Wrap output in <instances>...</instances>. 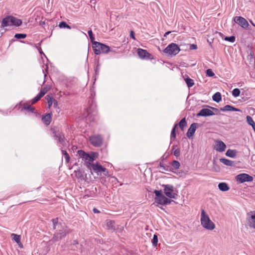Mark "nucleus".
Masks as SVG:
<instances>
[{
    "mask_svg": "<svg viewBox=\"0 0 255 255\" xmlns=\"http://www.w3.org/2000/svg\"><path fill=\"white\" fill-rule=\"evenodd\" d=\"M201 224L204 228L208 230H213L215 228L214 223L203 209L201 211Z\"/></svg>",
    "mask_w": 255,
    "mask_h": 255,
    "instance_id": "f257e3e1",
    "label": "nucleus"
},
{
    "mask_svg": "<svg viewBox=\"0 0 255 255\" xmlns=\"http://www.w3.org/2000/svg\"><path fill=\"white\" fill-rule=\"evenodd\" d=\"M84 164L90 170H93L94 172L98 173L99 172L104 173V175L105 176L109 175V172L108 170L103 167L101 164L97 162L96 163H92L89 161H85Z\"/></svg>",
    "mask_w": 255,
    "mask_h": 255,
    "instance_id": "f03ea898",
    "label": "nucleus"
},
{
    "mask_svg": "<svg viewBox=\"0 0 255 255\" xmlns=\"http://www.w3.org/2000/svg\"><path fill=\"white\" fill-rule=\"evenodd\" d=\"M92 47L96 55H99L101 53L107 54L109 52L114 51L109 46L99 42H95V44L92 45Z\"/></svg>",
    "mask_w": 255,
    "mask_h": 255,
    "instance_id": "7ed1b4c3",
    "label": "nucleus"
},
{
    "mask_svg": "<svg viewBox=\"0 0 255 255\" xmlns=\"http://www.w3.org/2000/svg\"><path fill=\"white\" fill-rule=\"evenodd\" d=\"M22 24V20L13 16H7L2 19L1 27H4L9 25L19 26Z\"/></svg>",
    "mask_w": 255,
    "mask_h": 255,
    "instance_id": "20e7f679",
    "label": "nucleus"
},
{
    "mask_svg": "<svg viewBox=\"0 0 255 255\" xmlns=\"http://www.w3.org/2000/svg\"><path fill=\"white\" fill-rule=\"evenodd\" d=\"M72 231V230L68 229L67 227L64 229L59 230L54 234L52 238L50 241L55 243L59 240H61L65 238L67 235L71 233Z\"/></svg>",
    "mask_w": 255,
    "mask_h": 255,
    "instance_id": "39448f33",
    "label": "nucleus"
},
{
    "mask_svg": "<svg viewBox=\"0 0 255 255\" xmlns=\"http://www.w3.org/2000/svg\"><path fill=\"white\" fill-rule=\"evenodd\" d=\"M162 186L164 187V193L167 197L173 199L177 198V190H174L173 185L166 184L162 185Z\"/></svg>",
    "mask_w": 255,
    "mask_h": 255,
    "instance_id": "423d86ee",
    "label": "nucleus"
},
{
    "mask_svg": "<svg viewBox=\"0 0 255 255\" xmlns=\"http://www.w3.org/2000/svg\"><path fill=\"white\" fill-rule=\"evenodd\" d=\"M180 49L179 47L175 43H172L169 44L164 50L163 52L171 56H175L179 51Z\"/></svg>",
    "mask_w": 255,
    "mask_h": 255,
    "instance_id": "0eeeda50",
    "label": "nucleus"
},
{
    "mask_svg": "<svg viewBox=\"0 0 255 255\" xmlns=\"http://www.w3.org/2000/svg\"><path fill=\"white\" fill-rule=\"evenodd\" d=\"M89 140L91 144L95 147H100L103 143V138L100 134L91 136L89 137Z\"/></svg>",
    "mask_w": 255,
    "mask_h": 255,
    "instance_id": "6e6552de",
    "label": "nucleus"
},
{
    "mask_svg": "<svg viewBox=\"0 0 255 255\" xmlns=\"http://www.w3.org/2000/svg\"><path fill=\"white\" fill-rule=\"evenodd\" d=\"M236 180L241 183L245 182H251L253 180V177L246 173H242L238 175L236 177Z\"/></svg>",
    "mask_w": 255,
    "mask_h": 255,
    "instance_id": "1a4fd4ad",
    "label": "nucleus"
},
{
    "mask_svg": "<svg viewBox=\"0 0 255 255\" xmlns=\"http://www.w3.org/2000/svg\"><path fill=\"white\" fill-rule=\"evenodd\" d=\"M77 153L80 157L85 159L86 160H88L89 162H93L95 160L94 153L93 152H92L91 154H89L84 150H79Z\"/></svg>",
    "mask_w": 255,
    "mask_h": 255,
    "instance_id": "9d476101",
    "label": "nucleus"
},
{
    "mask_svg": "<svg viewBox=\"0 0 255 255\" xmlns=\"http://www.w3.org/2000/svg\"><path fill=\"white\" fill-rule=\"evenodd\" d=\"M137 52L138 56L141 59H145L146 60L152 59L153 58L152 54L147 51V50L141 48H138Z\"/></svg>",
    "mask_w": 255,
    "mask_h": 255,
    "instance_id": "9b49d317",
    "label": "nucleus"
},
{
    "mask_svg": "<svg viewBox=\"0 0 255 255\" xmlns=\"http://www.w3.org/2000/svg\"><path fill=\"white\" fill-rule=\"evenodd\" d=\"M248 225L250 228L255 229V212H249L247 214Z\"/></svg>",
    "mask_w": 255,
    "mask_h": 255,
    "instance_id": "f8f14e48",
    "label": "nucleus"
},
{
    "mask_svg": "<svg viewBox=\"0 0 255 255\" xmlns=\"http://www.w3.org/2000/svg\"><path fill=\"white\" fill-rule=\"evenodd\" d=\"M234 20L235 22L244 28H247L249 26L247 20L242 16H235L234 18Z\"/></svg>",
    "mask_w": 255,
    "mask_h": 255,
    "instance_id": "ddd939ff",
    "label": "nucleus"
},
{
    "mask_svg": "<svg viewBox=\"0 0 255 255\" xmlns=\"http://www.w3.org/2000/svg\"><path fill=\"white\" fill-rule=\"evenodd\" d=\"M54 136L57 138L59 142L63 146L66 145V139L65 138L64 134L59 131H54L53 132Z\"/></svg>",
    "mask_w": 255,
    "mask_h": 255,
    "instance_id": "4468645a",
    "label": "nucleus"
},
{
    "mask_svg": "<svg viewBox=\"0 0 255 255\" xmlns=\"http://www.w3.org/2000/svg\"><path fill=\"white\" fill-rule=\"evenodd\" d=\"M199 126V124L196 123H192L189 128L188 129L187 132L186 133L187 136L189 138H191L194 135L195 132L196 131V128Z\"/></svg>",
    "mask_w": 255,
    "mask_h": 255,
    "instance_id": "2eb2a0df",
    "label": "nucleus"
},
{
    "mask_svg": "<svg viewBox=\"0 0 255 255\" xmlns=\"http://www.w3.org/2000/svg\"><path fill=\"white\" fill-rule=\"evenodd\" d=\"M215 115V113L211 110L207 108L201 109L200 112L197 114V117H208Z\"/></svg>",
    "mask_w": 255,
    "mask_h": 255,
    "instance_id": "dca6fc26",
    "label": "nucleus"
},
{
    "mask_svg": "<svg viewBox=\"0 0 255 255\" xmlns=\"http://www.w3.org/2000/svg\"><path fill=\"white\" fill-rule=\"evenodd\" d=\"M226 148V145L225 143L220 140H218L216 141V145L215 146V149L219 152H223L225 150Z\"/></svg>",
    "mask_w": 255,
    "mask_h": 255,
    "instance_id": "f3484780",
    "label": "nucleus"
},
{
    "mask_svg": "<svg viewBox=\"0 0 255 255\" xmlns=\"http://www.w3.org/2000/svg\"><path fill=\"white\" fill-rule=\"evenodd\" d=\"M52 114L51 112L48 113L45 115L42 116L41 119L42 121L46 126H48L50 125L52 121Z\"/></svg>",
    "mask_w": 255,
    "mask_h": 255,
    "instance_id": "a211bd4d",
    "label": "nucleus"
},
{
    "mask_svg": "<svg viewBox=\"0 0 255 255\" xmlns=\"http://www.w3.org/2000/svg\"><path fill=\"white\" fill-rule=\"evenodd\" d=\"M81 245L77 240H74L68 246V249L71 251H77L80 248Z\"/></svg>",
    "mask_w": 255,
    "mask_h": 255,
    "instance_id": "6ab92c4d",
    "label": "nucleus"
},
{
    "mask_svg": "<svg viewBox=\"0 0 255 255\" xmlns=\"http://www.w3.org/2000/svg\"><path fill=\"white\" fill-rule=\"evenodd\" d=\"M220 111L223 112H226V111H236V112H240L241 110L240 109H238L237 108H236L231 105H226L223 108H220Z\"/></svg>",
    "mask_w": 255,
    "mask_h": 255,
    "instance_id": "aec40b11",
    "label": "nucleus"
},
{
    "mask_svg": "<svg viewBox=\"0 0 255 255\" xmlns=\"http://www.w3.org/2000/svg\"><path fill=\"white\" fill-rule=\"evenodd\" d=\"M220 161L227 166H234L235 165L234 161L226 158H220Z\"/></svg>",
    "mask_w": 255,
    "mask_h": 255,
    "instance_id": "412c9836",
    "label": "nucleus"
},
{
    "mask_svg": "<svg viewBox=\"0 0 255 255\" xmlns=\"http://www.w3.org/2000/svg\"><path fill=\"white\" fill-rule=\"evenodd\" d=\"M107 227L108 230L115 231L116 230L115 222L113 220H107Z\"/></svg>",
    "mask_w": 255,
    "mask_h": 255,
    "instance_id": "4be33fe9",
    "label": "nucleus"
},
{
    "mask_svg": "<svg viewBox=\"0 0 255 255\" xmlns=\"http://www.w3.org/2000/svg\"><path fill=\"white\" fill-rule=\"evenodd\" d=\"M219 189L222 191H227L230 189L228 185L225 182H221L218 184Z\"/></svg>",
    "mask_w": 255,
    "mask_h": 255,
    "instance_id": "5701e85b",
    "label": "nucleus"
},
{
    "mask_svg": "<svg viewBox=\"0 0 255 255\" xmlns=\"http://www.w3.org/2000/svg\"><path fill=\"white\" fill-rule=\"evenodd\" d=\"M237 153V151L236 150L229 149L227 151V152L226 153V156H227L228 157L234 158L236 156Z\"/></svg>",
    "mask_w": 255,
    "mask_h": 255,
    "instance_id": "b1692460",
    "label": "nucleus"
},
{
    "mask_svg": "<svg viewBox=\"0 0 255 255\" xmlns=\"http://www.w3.org/2000/svg\"><path fill=\"white\" fill-rule=\"evenodd\" d=\"M213 100L217 103L220 102L222 100L221 94L219 92H217L212 97Z\"/></svg>",
    "mask_w": 255,
    "mask_h": 255,
    "instance_id": "393cba45",
    "label": "nucleus"
},
{
    "mask_svg": "<svg viewBox=\"0 0 255 255\" xmlns=\"http://www.w3.org/2000/svg\"><path fill=\"white\" fill-rule=\"evenodd\" d=\"M187 122L185 118H183L178 123L179 128L181 130H183L184 128L187 126Z\"/></svg>",
    "mask_w": 255,
    "mask_h": 255,
    "instance_id": "a878e982",
    "label": "nucleus"
},
{
    "mask_svg": "<svg viewBox=\"0 0 255 255\" xmlns=\"http://www.w3.org/2000/svg\"><path fill=\"white\" fill-rule=\"evenodd\" d=\"M26 110L31 113H33L35 111V108L31 106L30 105L25 104L21 109V110Z\"/></svg>",
    "mask_w": 255,
    "mask_h": 255,
    "instance_id": "bb28decb",
    "label": "nucleus"
},
{
    "mask_svg": "<svg viewBox=\"0 0 255 255\" xmlns=\"http://www.w3.org/2000/svg\"><path fill=\"white\" fill-rule=\"evenodd\" d=\"M45 99L47 101L48 108H50L53 105V98L49 95L45 96Z\"/></svg>",
    "mask_w": 255,
    "mask_h": 255,
    "instance_id": "cd10ccee",
    "label": "nucleus"
},
{
    "mask_svg": "<svg viewBox=\"0 0 255 255\" xmlns=\"http://www.w3.org/2000/svg\"><path fill=\"white\" fill-rule=\"evenodd\" d=\"M165 197V196L164 195L162 196L160 198L159 197V198L155 197V198H154L155 202L158 204L164 205V202L163 198H164Z\"/></svg>",
    "mask_w": 255,
    "mask_h": 255,
    "instance_id": "c85d7f7f",
    "label": "nucleus"
},
{
    "mask_svg": "<svg viewBox=\"0 0 255 255\" xmlns=\"http://www.w3.org/2000/svg\"><path fill=\"white\" fill-rule=\"evenodd\" d=\"M185 80L187 86L189 88L192 87L194 85V81L189 77L186 78Z\"/></svg>",
    "mask_w": 255,
    "mask_h": 255,
    "instance_id": "c756f323",
    "label": "nucleus"
},
{
    "mask_svg": "<svg viewBox=\"0 0 255 255\" xmlns=\"http://www.w3.org/2000/svg\"><path fill=\"white\" fill-rule=\"evenodd\" d=\"M88 33L89 34L91 41L92 43V45H93L95 44V42H97V41H95V36L94 34L93 33L92 30H89L88 31Z\"/></svg>",
    "mask_w": 255,
    "mask_h": 255,
    "instance_id": "7c9ffc66",
    "label": "nucleus"
},
{
    "mask_svg": "<svg viewBox=\"0 0 255 255\" xmlns=\"http://www.w3.org/2000/svg\"><path fill=\"white\" fill-rule=\"evenodd\" d=\"M180 166V163L177 160H173L171 163V167L173 169H177L179 168Z\"/></svg>",
    "mask_w": 255,
    "mask_h": 255,
    "instance_id": "2f4dec72",
    "label": "nucleus"
},
{
    "mask_svg": "<svg viewBox=\"0 0 255 255\" xmlns=\"http://www.w3.org/2000/svg\"><path fill=\"white\" fill-rule=\"evenodd\" d=\"M61 151H62V155L64 156V157L65 158L66 162L67 163H68L69 162L70 159L69 154L66 150H62Z\"/></svg>",
    "mask_w": 255,
    "mask_h": 255,
    "instance_id": "473e14b6",
    "label": "nucleus"
},
{
    "mask_svg": "<svg viewBox=\"0 0 255 255\" xmlns=\"http://www.w3.org/2000/svg\"><path fill=\"white\" fill-rule=\"evenodd\" d=\"M59 27L60 28H68L70 29L71 27L65 21H61L59 23Z\"/></svg>",
    "mask_w": 255,
    "mask_h": 255,
    "instance_id": "72a5a7b5",
    "label": "nucleus"
},
{
    "mask_svg": "<svg viewBox=\"0 0 255 255\" xmlns=\"http://www.w3.org/2000/svg\"><path fill=\"white\" fill-rule=\"evenodd\" d=\"M246 119L247 122L249 125L252 126L253 125L255 124V122L250 116H247Z\"/></svg>",
    "mask_w": 255,
    "mask_h": 255,
    "instance_id": "f704fd0d",
    "label": "nucleus"
},
{
    "mask_svg": "<svg viewBox=\"0 0 255 255\" xmlns=\"http://www.w3.org/2000/svg\"><path fill=\"white\" fill-rule=\"evenodd\" d=\"M11 236H13V240L17 244L20 243V236L16 234H12Z\"/></svg>",
    "mask_w": 255,
    "mask_h": 255,
    "instance_id": "c9c22d12",
    "label": "nucleus"
},
{
    "mask_svg": "<svg viewBox=\"0 0 255 255\" xmlns=\"http://www.w3.org/2000/svg\"><path fill=\"white\" fill-rule=\"evenodd\" d=\"M240 93L241 92L239 89L235 88L232 91V95L235 97H237L239 96Z\"/></svg>",
    "mask_w": 255,
    "mask_h": 255,
    "instance_id": "e433bc0d",
    "label": "nucleus"
},
{
    "mask_svg": "<svg viewBox=\"0 0 255 255\" xmlns=\"http://www.w3.org/2000/svg\"><path fill=\"white\" fill-rule=\"evenodd\" d=\"M27 35L24 33H16L14 37L16 39H24L26 37Z\"/></svg>",
    "mask_w": 255,
    "mask_h": 255,
    "instance_id": "4c0bfd02",
    "label": "nucleus"
},
{
    "mask_svg": "<svg viewBox=\"0 0 255 255\" xmlns=\"http://www.w3.org/2000/svg\"><path fill=\"white\" fill-rule=\"evenodd\" d=\"M158 242V237L156 235H154L153 239L152 240V246L154 247L157 246Z\"/></svg>",
    "mask_w": 255,
    "mask_h": 255,
    "instance_id": "58836bf2",
    "label": "nucleus"
},
{
    "mask_svg": "<svg viewBox=\"0 0 255 255\" xmlns=\"http://www.w3.org/2000/svg\"><path fill=\"white\" fill-rule=\"evenodd\" d=\"M236 39V38L234 36H226L224 38V40L226 41H230L231 42H235Z\"/></svg>",
    "mask_w": 255,
    "mask_h": 255,
    "instance_id": "ea45409f",
    "label": "nucleus"
},
{
    "mask_svg": "<svg viewBox=\"0 0 255 255\" xmlns=\"http://www.w3.org/2000/svg\"><path fill=\"white\" fill-rule=\"evenodd\" d=\"M75 175L78 178L82 179L83 177V173L80 170L75 171Z\"/></svg>",
    "mask_w": 255,
    "mask_h": 255,
    "instance_id": "a19ab883",
    "label": "nucleus"
},
{
    "mask_svg": "<svg viewBox=\"0 0 255 255\" xmlns=\"http://www.w3.org/2000/svg\"><path fill=\"white\" fill-rule=\"evenodd\" d=\"M206 75L208 77H213L215 75L214 73L213 72L212 69H208L206 71Z\"/></svg>",
    "mask_w": 255,
    "mask_h": 255,
    "instance_id": "79ce46f5",
    "label": "nucleus"
},
{
    "mask_svg": "<svg viewBox=\"0 0 255 255\" xmlns=\"http://www.w3.org/2000/svg\"><path fill=\"white\" fill-rule=\"evenodd\" d=\"M153 193L155 194V196H156L155 197H158V198L159 197L160 198L162 196L164 195L162 194L161 190H155L154 191Z\"/></svg>",
    "mask_w": 255,
    "mask_h": 255,
    "instance_id": "37998d69",
    "label": "nucleus"
},
{
    "mask_svg": "<svg viewBox=\"0 0 255 255\" xmlns=\"http://www.w3.org/2000/svg\"><path fill=\"white\" fill-rule=\"evenodd\" d=\"M52 222L53 224V229L55 230L56 229V226L58 224V219L57 218L53 219L52 220Z\"/></svg>",
    "mask_w": 255,
    "mask_h": 255,
    "instance_id": "c03bdc74",
    "label": "nucleus"
},
{
    "mask_svg": "<svg viewBox=\"0 0 255 255\" xmlns=\"http://www.w3.org/2000/svg\"><path fill=\"white\" fill-rule=\"evenodd\" d=\"M171 140H175L176 138V131L172 130L170 135Z\"/></svg>",
    "mask_w": 255,
    "mask_h": 255,
    "instance_id": "a18cd8bd",
    "label": "nucleus"
},
{
    "mask_svg": "<svg viewBox=\"0 0 255 255\" xmlns=\"http://www.w3.org/2000/svg\"><path fill=\"white\" fill-rule=\"evenodd\" d=\"M163 199L164 202V205L169 204L171 202L173 201V200H171L166 197L164 198H163Z\"/></svg>",
    "mask_w": 255,
    "mask_h": 255,
    "instance_id": "49530a36",
    "label": "nucleus"
},
{
    "mask_svg": "<svg viewBox=\"0 0 255 255\" xmlns=\"http://www.w3.org/2000/svg\"><path fill=\"white\" fill-rule=\"evenodd\" d=\"M174 155L176 157H178L180 154V150L179 148H177L174 151Z\"/></svg>",
    "mask_w": 255,
    "mask_h": 255,
    "instance_id": "de8ad7c7",
    "label": "nucleus"
},
{
    "mask_svg": "<svg viewBox=\"0 0 255 255\" xmlns=\"http://www.w3.org/2000/svg\"><path fill=\"white\" fill-rule=\"evenodd\" d=\"M214 170L216 172H219L220 170V167L214 162Z\"/></svg>",
    "mask_w": 255,
    "mask_h": 255,
    "instance_id": "09e8293b",
    "label": "nucleus"
},
{
    "mask_svg": "<svg viewBox=\"0 0 255 255\" xmlns=\"http://www.w3.org/2000/svg\"><path fill=\"white\" fill-rule=\"evenodd\" d=\"M49 90V88L44 87L42 89H41L40 92H43L44 93V95H45L48 91Z\"/></svg>",
    "mask_w": 255,
    "mask_h": 255,
    "instance_id": "8fccbe9b",
    "label": "nucleus"
},
{
    "mask_svg": "<svg viewBox=\"0 0 255 255\" xmlns=\"http://www.w3.org/2000/svg\"><path fill=\"white\" fill-rule=\"evenodd\" d=\"M39 100V99L37 96H36L35 98H34L31 100V104H35L37 102H38Z\"/></svg>",
    "mask_w": 255,
    "mask_h": 255,
    "instance_id": "3c124183",
    "label": "nucleus"
},
{
    "mask_svg": "<svg viewBox=\"0 0 255 255\" xmlns=\"http://www.w3.org/2000/svg\"><path fill=\"white\" fill-rule=\"evenodd\" d=\"M163 170L165 171H172L173 172V169L172 167L169 166H165V169H162Z\"/></svg>",
    "mask_w": 255,
    "mask_h": 255,
    "instance_id": "603ef678",
    "label": "nucleus"
},
{
    "mask_svg": "<svg viewBox=\"0 0 255 255\" xmlns=\"http://www.w3.org/2000/svg\"><path fill=\"white\" fill-rule=\"evenodd\" d=\"M210 108L211 109H212V110H213V111H214L216 113V114L217 115H218V114L219 113L220 111V110H219V109H217V108H214V107H210Z\"/></svg>",
    "mask_w": 255,
    "mask_h": 255,
    "instance_id": "864d4df0",
    "label": "nucleus"
},
{
    "mask_svg": "<svg viewBox=\"0 0 255 255\" xmlns=\"http://www.w3.org/2000/svg\"><path fill=\"white\" fill-rule=\"evenodd\" d=\"M197 48V45L194 44H190V49H191V50H195V49H196Z\"/></svg>",
    "mask_w": 255,
    "mask_h": 255,
    "instance_id": "5fc2aeb1",
    "label": "nucleus"
},
{
    "mask_svg": "<svg viewBox=\"0 0 255 255\" xmlns=\"http://www.w3.org/2000/svg\"><path fill=\"white\" fill-rule=\"evenodd\" d=\"M53 105L54 108H57L58 106V102L56 100L53 98Z\"/></svg>",
    "mask_w": 255,
    "mask_h": 255,
    "instance_id": "6e6d98bb",
    "label": "nucleus"
},
{
    "mask_svg": "<svg viewBox=\"0 0 255 255\" xmlns=\"http://www.w3.org/2000/svg\"><path fill=\"white\" fill-rule=\"evenodd\" d=\"M130 36L131 38H132L133 39H135V36H134V32L133 31L131 30L130 32Z\"/></svg>",
    "mask_w": 255,
    "mask_h": 255,
    "instance_id": "4d7b16f0",
    "label": "nucleus"
},
{
    "mask_svg": "<svg viewBox=\"0 0 255 255\" xmlns=\"http://www.w3.org/2000/svg\"><path fill=\"white\" fill-rule=\"evenodd\" d=\"M44 93L43 92H40V93L36 96L39 99V100L44 96Z\"/></svg>",
    "mask_w": 255,
    "mask_h": 255,
    "instance_id": "13d9d810",
    "label": "nucleus"
},
{
    "mask_svg": "<svg viewBox=\"0 0 255 255\" xmlns=\"http://www.w3.org/2000/svg\"><path fill=\"white\" fill-rule=\"evenodd\" d=\"M44 93L43 92H40V93L36 96L39 99V100L44 96Z\"/></svg>",
    "mask_w": 255,
    "mask_h": 255,
    "instance_id": "bf43d9fd",
    "label": "nucleus"
},
{
    "mask_svg": "<svg viewBox=\"0 0 255 255\" xmlns=\"http://www.w3.org/2000/svg\"><path fill=\"white\" fill-rule=\"evenodd\" d=\"M95 71L96 74H98L100 71V67L98 65L96 66V68L95 69Z\"/></svg>",
    "mask_w": 255,
    "mask_h": 255,
    "instance_id": "052dcab7",
    "label": "nucleus"
},
{
    "mask_svg": "<svg viewBox=\"0 0 255 255\" xmlns=\"http://www.w3.org/2000/svg\"><path fill=\"white\" fill-rule=\"evenodd\" d=\"M178 126V124H176L174 125V127H173L172 130H175L176 131V128H177Z\"/></svg>",
    "mask_w": 255,
    "mask_h": 255,
    "instance_id": "680f3d73",
    "label": "nucleus"
},
{
    "mask_svg": "<svg viewBox=\"0 0 255 255\" xmlns=\"http://www.w3.org/2000/svg\"><path fill=\"white\" fill-rule=\"evenodd\" d=\"M93 211L94 213H100V211L98 210L97 208H94L93 210Z\"/></svg>",
    "mask_w": 255,
    "mask_h": 255,
    "instance_id": "e2e57ef3",
    "label": "nucleus"
},
{
    "mask_svg": "<svg viewBox=\"0 0 255 255\" xmlns=\"http://www.w3.org/2000/svg\"><path fill=\"white\" fill-rule=\"evenodd\" d=\"M159 166L161 168H162V169H165V166H164L163 164L162 163H161V162L159 164Z\"/></svg>",
    "mask_w": 255,
    "mask_h": 255,
    "instance_id": "0e129e2a",
    "label": "nucleus"
},
{
    "mask_svg": "<svg viewBox=\"0 0 255 255\" xmlns=\"http://www.w3.org/2000/svg\"><path fill=\"white\" fill-rule=\"evenodd\" d=\"M45 24V21H40L39 22V24H40V25H41V26L44 25Z\"/></svg>",
    "mask_w": 255,
    "mask_h": 255,
    "instance_id": "69168bd1",
    "label": "nucleus"
},
{
    "mask_svg": "<svg viewBox=\"0 0 255 255\" xmlns=\"http://www.w3.org/2000/svg\"><path fill=\"white\" fill-rule=\"evenodd\" d=\"M38 51H39V53H40V54H43V55H44V53H43V52H42V49H41V48L40 47H39V49H38Z\"/></svg>",
    "mask_w": 255,
    "mask_h": 255,
    "instance_id": "338daca9",
    "label": "nucleus"
},
{
    "mask_svg": "<svg viewBox=\"0 0 255 255\" xmlns=\"http://www.w3.org/2000/svg\"><path fill=\"white\" fill-rule=\"evenodd\" d=\"M171 32V31H167L166 32L165 34H164V37H166L167 35H168L169 33H170Z\"/></svg>",
    "mask_w": 255,
    "mask_h": 255,
    "instance_id": "774afa93",
    "label": "nucleus"
}]
</instances>
